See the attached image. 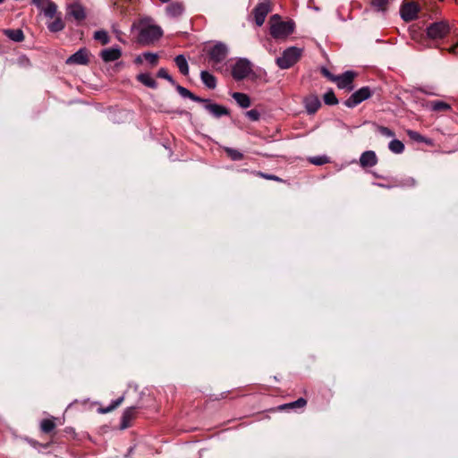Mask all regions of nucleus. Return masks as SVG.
<instances>
[{
    "mask_svg": "<svg viewBox=\"0 0 458 458\" xmlns=\"http://www.w3.org/2000/svg\"><path fill=\"white\" fill-rule=\"evenodd\" d=\"M163 35L161 27L153 24L151 18H143L140 21L139 42L143 45L158 40Z\"/></svg>",
    "mask_w": 458,
    "mask_h": 458,
    "instance_id": "1",
    "label": "nucleus"
},
{
    "mask_svg": "<svg viewBox=\"0 0 458 458\" xmlns=\"http://www.w3.org/2000/svg\"><path fill=\"white\" fill-rule=\"evenodd\" d=\"M208 56V62L212 67L221 72L225 64V60L229 54L228 47L223 42H216L206 49Z\"/></svg>",
    "mask_w": 458,
    "mask_h": 458,
    "instance_id": "2",
    "label": "nucleus"
},
{
    "mask_svg": "<svg viewBox=\"0 0 458 458\" xmlns=\"http://www.w3.org/2000/svg\"><path fill=\"white\" fill-rule=\"evenodd\" d=\"M270 22V35L276 39L286 38L294 31V21H283L278 14L272 15Z\"/></svg>",
    "mask_w": 458,
    "mask_h": 458,
    "instance_id": "3",
    "label": "nucleus"
},
{
    "mask_svg": "<svg viewBox=\"0 0 458 458\" xmlns=\"http://www.w3.org/2000/svg\"><path fill=\"white\" fill-rule=\"evenodd\" d=\"M302 53V48L290 47L284 50L281 56L276 58V63L280 69H289L300 60Z\"/></svg>",
    "mask_w": 458,
    "mask_h": 458,
    "instance_id": "4",
    "label": "nucleus"
},
{
    "mask_svg": "<svg viewBox=\"0 0 458 458\" xmlns=\"http://www.w3.org/2000/svg\"><path fill=\"white\" fill-rule=\"evenodd\" d=\"M251 72V63L246 58H238L232 66V76L235 81H242Z\"/></svg>",
    "mask_w": 458,
    "mask_h": 458,
    "instance_id": "5",
    "label": "nucleus"
},
{
    "mask_svg": "<svg viewBox=\"0 0 458 458\" xmlns=\"http://www.w3.org/2000/svg\"><path fill=\"white\" fill-rule=\"evenodd\" d=\"M372 91L369 87L365 86L354 91L344 102L347 107L353 108L362 101L369 98Z\"/></svg>",
    "mask_w": 458,
    "mask_h": 458,
    "instance_id": "6",
    "label": "nucleus"
},
{
    "mask_svg": "<svg viewBox=\"0 0 458 458\" xmlns=\"http://www.w3.org/2000/svg\"><path fill=\"white\" fill-rule=\"evenodd\" d=\"M450 31V27L445 21H437L431 23L427 28V35L431 39H441Z\"/></svg>",
    "mask_w": 458,
    "mask_h": 458,
    "instance_id": "7",
    "label": "nucleus"
},
{
    "mask_svg": "<svg viewBox=\"0 0 458 458\" xmlns=\"http://www.w3.org/2000/svg\"><path fill=\"white\" fill-rule=\"evenodd\" d=\"M271 11L269 0H262L253 10L255 23L260 27L264 24L267 15Z\"/></svg>",
    "mask_w": 458,
    "mask_h": 458,
    "instance_id": "8",
    "label": "nucleus"
},
{
    "mask_svg": "<svg viewBox=\"0 0 458 458\" xmlns=\"http://www.w3.org/2000/svg\"><path fill=\"white\" fill-rule=\"evenodd\" d=\"M355 72L352 71H347L336 77H330L332 81H335L339 89H347L351 91L353 89V80Z\"/></svg>",
    "mask_w": 458,
    "mask_h": 458,
    "instance_id": "9",
    "label": "nucleus"
},
{
    "mask_svg": "<svg viewBox=\"0 0 458 458\" xmlns=\"http://www.w3.org/2000/svg\"><path fill=\"white\" fill-rule=\"evenodd\" d=\"M199 103L204 104V108L215 118L229 114V110L225 106L213 103L210 99L202 98Z\"/></svg>",
    "mask_w": 458,
    "mask_h": 458,
    "instance_id": "10",
    "label": "nucleus"
},
{
    "mask_svg": "<svg viewBox=\"0 0 458 458\" xmlns=\"http://www.w3.org/2000/svg\"><path fill=\"white\" fill-rule=\"evenodd\" d=\"M89 50L85 47H82L69 56L65 63L67 64L87 65L89 62Z\"/></svg>",
    "mask_w": 458,
    "mask_h": 458,
    "instance_id": "11",
    "label": "nucleus"
},
{
    "mask_svg": "<svg viewBox=\"0 0 458 458\" xmlns=\"http://www.w3.org/2000/svg\"><path fill=\"white\" fill-rule=\"evenodd\" d=\"M32 3L48 18L56 14L57 5L51 0H32Z\"/></svg>",
    "mask_w": 458,
    "mask_h": 458,
    "instance_id": "12",
    "label": "nucleus"
},
{
    "mask_svg": "<svg viewBox=\"0 0 458 458\" xmlns=\"http://www.w3.org/2000/svg\"><path fill=\"white\" fill-rule=\"evenodd\" d=\"M420 11V7L417 4L411 2L404 4L401 10V17L405 21H411L415 20L418 16V13Z\"/></svg>",
    "mask_w": 458,
    "mask_h": 458,
    "instance_id": "13",
    "label": "nucleus"
},
{
    "mask_svg": "<svg viewBox=\"0 0 458 458\" xmlns=\"http://www.w3.org/2000/svg\"><path fill=\"white\" fill-rule=\"evenodd\" d=\"M99 56L105 63L114 62L122 56V50L118 47L105 48L100 51Z\"/></svg>",
    "mask_w": 458,
    "mask_h": 458,
    "instance_id": "14",
    "label": "nucleus"
},
{
    "mask_svg": "<svg viewBox=\"0 0 458 458\" xmlns=\"http://www.w3.org/2000/svg\"><path fill=\"white\" fill-rule=\"evenodd\" d=\"M67 13L78 21H83L86 18L85 9L78 3L69 4Z\"/></svg>",
    "mask_w": 458,
    "mask_h": 458,
    "instance_id": "15",
    "label": "nucleus"
},
{
    "mask_svg": "<svg viewBox=\"0 0 458 458\" xmlns=\"http://www.w3.org/2000/svg\"><path fill=\"white\" fill-rule=\"evenodd\" d=\"M306 111L310 114H315L321 106V102L317 96H309L304 99Z\"/></svg>",
    "mask_w": 458,
    "mask_h": 458,
    "instance_id": "16",
    "label": "nucleus"
},
{
    "mask_svg": "<svg viewBox=\"0 0 458 458\" xmlns=\"http://www.w3.org/2000/svg\"><path fill=\"white\" fill-rule=\"evenodd\" d=\"M377 163L376 153L372 150L365 151L360 157V164L362 167H372Z\"/></svg>",
    "mask_w": 458,
    "mask_h": 458,
    "instance_id": "17",
    "label": "nucleus"
},
{
    "mask_svg": "<svg viewBox=\"0 0 458 458\" xmlns=\"http://www.w3.org/2000/svg\"><path fill=\"white\" fill-rule=\"evenodd\" d=\"M184 12V5L180 2H173L165 7V13L169 17L177 18Z\"/></svg>",
    "mask_w": 458,
    "mask_h": 458,
    "instance_id": "18",
    "label": "nucleus"
},
{
    "mask_svg": "<svg viewBox=\"0 0 458 458\" xmlns=\"http://www.w3.org/2000/svg\"><path fill=\"white\" fill-rule=\"evenodd\" d=\"M135 416V408L129 407L127 408L121 418V428L124 429L130 427L131 421L133 420Z\"/></svg>",
    "mask_w": 458,
    "mask_h": 458,
    "instance_id": "19",
    "label": "nucleus"
},
{
    "mask_svg": "<svg viewBox=\"0 0 458 458\" xmlns=\"http://www.w3.org/2000/svg\"><path fill=\"white\" fill-rule=\"evenodd\" d=\"M200 80L202 83L210 89H214L216 87V77L208 71H202L200 72Z\"/></svg>",
    "mask_w": 458,
    "mask_h": 458,
    "instance_id": "20",
    "label": "nucleus"
},
{
    "mask_svg": "<svg viewBox=\"0 0 458 458\" xmlns=\"http://www.w3.org/2000/svg\"><path fill=\"white\" fill-rule=\"evenodd\" d=\"M3 32L9 39L14 42H21L24 39V34L21 29H6Z\"/></svg>",
    "mask_w": 458,
    "mask_h": 458,
    "instance_id": "21",
    "label": "nucleus"
},
{
    "mask_svg": "<svg viewBox=\"0 0 458 458\" xmlns=\"http://www.w3.org/2000/svg\"><path fill=\"white\" fill-rule=\"evenodd\" d=\"M174 63L182 75L189 74L188 62L183 55H178L177 56H175Z\"/></svg>",
    "mask_w": 458,
    "mask_h": 458,
    "instance_id": "22",
    "label": "nucleus"
},
{
    "mask_svg": "<svg viewBox=\"0 0 458 458\" xmlns=\"http://www.w3.org/2000/svg\"><path fill=\"white\" fill-rule=\"evenodd\" d=\"M232 97L242 108H248L250 106V99L245 93L234 92L233 93Z\"/></svg>",
    "mask_w": 458,
    "mask_h": 458,
    "instance_id": "23",
    "label": "nucleus"
},
{
    "mask_svg": "<svg viewBox=\"0 0 458 458\" xmlns=\"http://www.w3.org/2000/svg\"><path fill=\"white\" fill-rule=\"evenodd\" d=\"M175 89L177 90V92L182 97V98H190L191 99L192 101L194 102H199V101H202V98L200 97H198L196 95H194L192 92H191L189 89H187L186 88L181 86V85H178L175 83Z\"/></svg>",
    "mask_w": 458,
    "mask_h": 458,
    "instance_id": "24",
    "label": "nucleus"
},
{
    "mask_svg": "<svg viewBox=\"0 0 458 458\" xmlns=\"http://www.w3.org/2000/svg\"><path fill=\"white\" fill-rule=\"evenodd\" d=\"M428 106L436 112L448 111L451 109V106L442 100H433L428 104Z\"/></svg>",
    "mask_w": 458,
    "mask_h": 458,
    "instance_id": "25",
    "label": "nucleus"
},
{
    "mask_svg": "<svg viewBox=\"0 0 458 458\" xmlns=\"http://www.w3.org/2000/svg\"><path fill=\"white\" fill-rule=\"evenodd\" d=\"M139 81L150 89H156L157 83L149 73H140L137 76Z\"/></svg>",
    "mask_w": 458,
    "mask_h": 458,
    "instance_id": "26",
    "label": "nucleus"
},
{
    "mask_svg": "<svg viewBox=\"0 0 458 458\" xmlns=\"http://www.w3.org/2000/svg\"><path fill=\"white\" fill-rule=\"evenodd\" d=\"M55 418L45 419L40 422V429L44 433H50L55 428Z\"/></svg>",
    "mask_w": 458,
    "mask_h": 458,
    "instance_id": "27",
    "label": "nucleus"
},
{
    "mask_svg": "<svg viewBox=\"0 0 458 458\" xmlns=\"http://www.w3.org/2000/svg\"><path fill=\"white\" fill-rule=\"evenodd\" d=\"M306 404H307L306 399L301 397V398H299L298 400H296L294 402L280 405L279 409L280 410H285V409L302 408V407L306 406Z\"/></svg>",
    "mask_w": 458,
    "mask_h": 458,
    "instance_id": "28",
    "label": "nucleus"
},
{
    "mask_svg": "<svg viewBox=\"0 0 458 458\" xmlns=\"http://www.w3.org/2000/svg\"><path fill=\"white\" fill-rule=\"evenodd\" d=\"M47 29L51 32H59L64 29V23L61 17H56L55 21L47 23Z\"/></svg>",
    "mask_w": 458,
    "mask_h": 458,
    "instance_id": "29",
    "label": "nucleus"
},
{
    "mask_svg": "<svg viewBox=\"0 0 458 458\" xmlns=\"http://www.w3.org/2000/svg\"><path fill=\"white\" fill-rule=\"evenodd\" d=\"M389 149L395 154H401L404 150L403 143L396 139L392 140L388 144Z\"/></svg>",
    "mask_w": 458,
    "mask_h": 458,
    "instance_id": "30",
    "label": "nucleus"
},
{
    "mask_svg": "<svg viewBox=\"0 0 458 458\" xmlns=\"http://www.w3.org/2000/svg\"><path fill=\"white\" fill-rule=\"evenodd\" d=\"M93 38L95 40L99 41L102 45H106L110 42V38L107 32L104 30L95 31Z\"/></svg>",
    "mask_w": 458,
    "mask_h": 458,
    "instance_id": "31",
    "label": "nucleus"
},
{
    "mask_svg": "<svg viewBox=\"0 0 458 458\" xmlns=\"http://www.w3.org/2000/svg\"><path fill=\"white\" fill-rule=\"evenodd\" d=\"M225 151L227 156L233 161H240L243 158V154L237 149L225 147Z\"/></svg>",
    "mask_w": 458,
    "mask_h": 458,
    "instance_id": "32",
    "label": "nucleus"
},
{
    "mask_svg": "<svg viewBox=\"0 0 458 458\" xmlns=\"http://www.w3.org/2000/svg\"><path fill=\"white\" fill-rule=\"evenodd\" d=\"M323 100L325 104L333 106L336 105L338 103V100L332 89L327 91L323 96Z\"/></svg>",
    "mask_w": 458,
    "mask_h": 458,
    "instance_id": "33",
    "label": "nucleus"
},
{
    "mask_svg": "<svg viewBox=\"0 0 458 458\" xmlns=\"http://www.w3.org/2000/svg\"><path fill=\"white\" fill-rule=\"evenodd\" d=\"M388 0H371V5L378 12H385Z\"/></svg>",
    "mask_w": 458,
    "mask_h": 458,
    "instance_id": "34",
    "label": "nucleus"
},
{
    "mask_svg": "<svg viewBox=\"0 0 458 458\" xmlns=\"http://www.w3.org/2000/svg\"><path fill=\"white\" fill-rule=\"evenodd\" d=\"M416 185V180L412 177H406L402 179L395 184V187H407L411 188Z\"/></svg>",
    "mask_w": 458,
    "mask_h": 458,
    "instance_id": "35",
    "label": "nucleus"
},
{
    "mask_svg": "<svg viewBox=\"0 0 458 458\" xmlns=\"http://www.w3.org/2000/svg\"><path fill=\"white\" fill-rule=\"evenodd\" d=\"M310 162L315 165H322L329 162V158L327 156H316L310 157Z\"/></svg>",
    "mask_w": 458,
    "mask_h": 458,
    "instance_id": "36",
    "label": "nucleus"
},
{
    "mask_svg": "<svg viewBox=\"0 0 458 458\" xmlns=\"http://www.w3.org/2000/svg\"><path fill=\"white\" fill-rule=\"evenodd\" d=\"M157 77L166 80L172 85H175V81L173 79V77L168 73L167 70L165 68H160L158 70Z\"/></svg>",
    "mask_w": 458,
    "mask_h": 458,
    "instance_id": "37",
    "label": "nucleus"
},
{
    "mask_svg": "<svg viewBox=\"0 0 458 458\" xmlns=\"http://www.w3.org/2000/svg\"><path fill=\"white\" fill-rule=\"evenodd\" d=\"M407 134L408 136L417 141V142H428V140H426V138L424 136H422L420 133H419L418 131H411V130H409L407 131Z\"/></svg>",
    "mask_w": 458,
    "mask_h": 458,
    "instance_id": "38",
    "label": "nucleus"
},
{
    "mask_svg": "<svg viewBox=\"0 0 458 458\" xmlns=\"http://www.w3.org/2000/svg\"><path fill=\"white\" fill-rule=\"evenodd\" d=\"M143 56L152 66H156L157 64V55L151 52L143 53Z\"/></svg>",
    "mask_w": 458,
    "mask_h": 458,
    "instance_id": "39",
    "label": "nucleus"
},
{
    "mask_svg": "<svg viewBox=\"0 0 458 458\" xmlns=\"http://www.w3.org/2000/svg\"><path fill=\"white\" fill-rule=\"evenodd\" d=\"M377 131L382 136L386 137V138H392V137L394 136V132L392 130H390L387 127L382 126V125H377Z\"/></svg>",
    "mask_w": 458,
    "mask_h": 458,
    "instance_id": "40",
    "label": "nucleus"
},
{
    "mask_svg": "<svg viewBox=\"0 0 458 458\" xmlns=\"http://www.w3.org/2000/svg\"><path fill=\"white\" fill-rule=\"evenodd\" d=\"M256 174L259 175V177L267 179V180L276 181V182L282 181L281 178H279L278 176H276L275 174H266L263 172H257Z\"/></svg>",
    "mask_w": 458,
    "mask_h": 458,
    "instance_id": "41",
    "label": "nucleus"
},
{
    "mask_svg": "<svg viewBox=\"0 0 458 458\" xmlns=\"http://www.w3.org/2000/svg\"><path fill=\"white\" fill-rule=\"evenodd\" d=\"M246 116L251 121H258L260 117V114L256 109H251L246 112Z\"/></svg>",
    "mask_w": 458,
    "mask_h": 458,
    "instance_id": "42",
    "label": "nucleus"
},
{
    "mask_svg": "<svg viewBox=\"0 0 458 458\" xmlns=\"http://www.w3.org/2000/svg\"><path fill=\"white\" fill-rule=\"evenodd\" d=\"M123 401V396L119 397L118 399L112 402L111 405L106 410V411H110L116 407H118Z\"/></svg>",
    "mask_w": 458,
    "mask_h": 458,
    "instance_id": "43",
    "label": "nucleus"
},
{
    "mask_svg": "<svg viewBox=\"0 0 458 458\" xmlns=\"http://www.w3.org/2000/svg\"><path fill=\"white\" fill-rule=\"evenodd\" d=\"M113 32L115 34L116 36V38L122 42V43H124L125 41L123 40V38H122V31L118 29H116L114 26L113 27Z\"/></svg>",
    "mask_w": 458,
    "mask_h": 458,
    "instance_id": "44",
    "label": "nucleus"
},
{
    "mask_svg": "<svg viewBox=\"0 0 458 458\" xmlns=\"http://www.w3.org/2000/svg\"><path fill=\"white\" fill-rule=\"evenodd\" d=\"M449 52L454 55H458V44L451 47Z\"/></svg>",
    "mask_w": 458,
    "mask_h": 458,
    "instance_id": "45",
    "label": "nucleus"
},
{
    "mask_svg": "<svg viewBox=\"0 0 458 458\" xmlns=\"http://www.w3.org/2000/svg\"><path fill=\"white\" fill-rule=\"evenodd\" d=\"M322 73H323L326 77H327L329 80H330V77H335V75H332V74L328 72V70H327V69H326V68H323V69H322Z\"/></svg>",
    "mask_w": 458,
    "mask_h": 458,
    "instance_id": "46",
    "label": "nucleus"
},
{
    "mask_svg": "<svg viewBox=\"0 0 458 458\" xmlns=\"http://www.w3.org/2000/svg\"><path fill=\"white\" fill-rule=\"evenodd\" d=\"M20 62L23 64H30V60L25 56L20 57Z\"/></svg>",
    "mask_w": 458,
    "mask_h": 458,
    "instance_id": "47",
    "label": "nucleus"
},
{
    "mask_svg": "<svg viewBox=\"0 0 458 458\" xmlns=\"http://www.w3.org/2000/svg\"><path fill=\"white\" fill-rule=\"evenodd\" d=\"M376 185L379 186V187H382V188H387V189H390V188H393V187H395V184L394 185H386V184H383V183H375Z\"/></svg>",
    "mask_w": 458,
    "mask_h": 458,
    "instance_id": "48",
    "label": "nucleus"
},
{
    "mask_svg": "<svg viewBox=\"0 0 458 458\" xmlns=\"http://www.w3.org/2000/svg\"><path fill=\"white\" fill-rule=\"evenodd\" d=\"M176 113L181 114V115H182V114H189V113L187 111H184V110L177 111Z\"/></svg>",
    "mask_w": 458,
    "mask_h": 458,
    "instance_id": "49",
    "label": "nucleus"
},
{
    "mask_svg": "<svg viewBox=\"0 0 458 458\" xmlns=\"http://www.w3.org/2000/svg\"><path fill=\"white\" fill-rule=\"evenodd\" d=\"M135 62L137 64H140L141 63V57L140 56H137L136 59H135Z\"/></svg>",
    "mask_w": 458,
    "mask_h": 458,
    "instance_id": "50",
    "label": "nucleus"
},
{
    "mask_svg": "<svg viewBox=\"0 0 458 458\" xmlns=\"http://www.w3.org/2000/svg\"><path fill=\"white\" fill-rule=\"evenodd\" d=\"M162 4H166L168 3L170 0H159Z\"/></svg>",
    "mask_w": 458,
    "mask_h": 458,
    "instance_id": "51",
    "label": "nucleus"
},
{
    "mask_svg": "<svg viewBox=\"0 0 458 458\" xmlns=\"http://www.w3.org/2000/svg\"><path fill=\"white\" fill-rule=\"evenodd\" d=\"M4 2V0H0V4H2Z\"/></svg>",
    "mask_w": 458,
    "mask_h": 458,
    "instance_id": "52",
    "label": "nucleus"
}]
</instances>
